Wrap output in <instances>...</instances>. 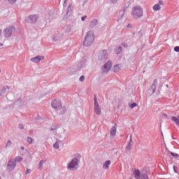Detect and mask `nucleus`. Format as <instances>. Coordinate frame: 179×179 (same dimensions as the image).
Listing matches in <instances>:
<instances>
[{"label":"nucleus","instance_id":"09e8293b","mask_svg":"<svg viewBox=\"0 0 179 179\" xmlns=\"http://www.w3.org/2000/svg\"><path fill=\"white\" fill-rule=\"evenodd\" d=\"M158 4H159V5H163V1L159 0Z\"/></svg>","mask_w":179,"mask_h":179},{"label":"nucleus","instance_id":"c85d7f7f","mask_svg":"<svg viewBox=\"0 0 179 179\" xmlns=\"http://www.w3.org/2000/svg\"><path fill=\"white\" fill-rule=\"evenodd\" d=\"M23 160V157L18 156L15 158V162H17L18 163L22 162Z\"/></svg>","mask_w":179,"mask_h":179},{"label":"nucleus","instance_id":"dca6fc26","mask_svg":"<svg viewBox=\"0 0 179 179\" xmlns=\"http://www.w3.org/2000/svg\"><path fill=\"white\" fill-rule=\"evenodd\" d=\"M62 144V141L57 140L55 143L53 145L54 149H59V145Z\"/></svg>","mask_w":179,"mask_h":179},{"label":"nucleus","instance_id":"4c0bfd02","mask_svg":"<svg viewBox=\"0 0 179 179\" xmlns=\"http://www.w3.org/2000/svg\"><path fill=\"white\" fill-rule=\"evenodd\" d=\"M174 51H175L176 52H179V46L175 47V48H174Z\"/></svg>","mask_w":179,"mask_h":179},{"label":"nucleus","instance_id":"37998d69","mask_svg":"<svg viewBox=\"0 0 179 179\" xmlns=\"http://www.w3.org/2000/svg\"><path fill=\"white\" fill-rule=\"evenodd\" d=\"M10 3H15L16 2V0H8Z\"/></svg>","mask_w":179,"mask_h":179},{"label":"nucleus","instance_id":"5fc2aeb1","mask_svg":"<svg viewBox=\"0 0 179 179\" xmlns=\"http://www.w3.org/2000/svg\"><path fill=\"white\" fill-rule=\"evenodd\" d=\"M9 96H10V94H7V99H8V97Z\"/></svg>","mask_w":179,"mask_h":179},{"label":"nucleus","instance_id":"2f4dec72","mask_svg":"<svg viewBox=\"0 0 179 179\" xmlns=\"http://www.w3.org/2000/svg\"><path fill=\"white\" fill-rule=\"evenodd\" d=\"M122 51V48H121V46H120L117 50H116V54H120L121 52Z\"/></svg>","mask_w":179,"mask_h":179},{"label":"nucleus","instance_id":"864d4df0","mask_svg":"<svg viewBox=\"0 0 179 179\" xmlns=\"http://www.w3.org/2000/svg\"><path fill=\"white\" fill-rule=\"evenodd\" d=\"M2 45H3V44H2L1 43H0V47H2Z\"/></svg>","mask_w":179,"mask_h":179},{"label":"nucleus","instance_id":"13d9d810","mask_svg":"<svg viewBox=\"0 0 179 179\" xmlns=\"http://www.w3.org/2000/svg\"><path fill=\"white\" fill-rule=\"evenodd\" d=\"M178 118H179V116H178Z\"/></svg>","mask_w":179,"mask_h":179},{"label":"nucleus","instance_id":"a19ab883","mask_svg":"<svg viewBox=\"0 0 179 179\" xmlns=\"http://www.w3.org/2000/svg\"><path fill=\"white\" fill-rule=\"evenodd\" d=\"M87 17V16L85 15L83 17H81V20L82 22H85V20H86V18Z\"/></svg>","mask_w":179,"mask_h":179},{"label":"nucleus","instance_id":"ddd939ff","mask_svg":"<svg viewBox=\"0 0 179 179\" xmlns=\"http://www.w3.org/2000/svg\"><path fill=\"white\" fill-rule=\"evenodd\" d=\"M44 59V57L37 56L34 58H31V62H35L36 64H37V62H40V61H41V59Z\"/></svg>","mask_w":179,"mask_h":179},{"label":"nucleus","instance_id":"6ab92c4d","mask_svg":"<svg viewBox=\"0 0 179 179\" xmlns=\"http://www.w3.org/2000/svg\"><path fill=\"white\" fill-rule=\"evenodd\" d=\"M84 65H85V59H83L78 63V67L77 68L76 71H80L82 66H83Z\"/></svg>","mask_w":179,"mask_h":179},{"label":"nucleus","instance_id":"603ef678","mask_svg":"<svg viewBox=\"0 0 179 179\" xmlns=\"http://www.w3.org/2000/svg\"><path fill=\"white\" fill-rule=\"evenodd\" d=\"M22 150H24V147H21Z\"/></svg>","mask_w":179,"mask_h":179},{"label":"nucleus","instance_id":"393cba45","mask_svg":"<svg viewBox=\"0 0 179 179\" xmlns=\"http://www.w3.org/2000/svg\"><path fill=\"white\" fill-rule=\"evenodd\" d=\"M172 121H174V122H176V124L177 125V127H179V119L176 117H172L171 118Z\"/></svg>","mask_w":179,"mask_h":179},{"label":"nucleus","instance_id":"8fccbe9b","mask_svg":"<svg viewBox=\"0 0 179 179\" xmlns=\"http://www.w3.org/2000/svg\"><path fill=\"white\" fill-rule=\"evenodd\" d=\"M163 115V117H164V118H167V115L164 114V115Z\"/></svg>","mask_w":179,"mask_h":179},{"label":"nucleus","instance_id":"1a4fd4ad","mask_svg":"<svg viewBox=\"0 0 179 179\" xmlns=\"http://www.w3.org/2000/svg\"><path fill=\"white\" fill-rule=\"evenodd\" d=\"M15 167H16V161L13 159H10L7 164V169L8 171H13Z\"/></svg>","mask_w":179,"mask_h":179},{"label":"nucleus","instance_id":"a18cd8bd","mask_svg":"<svg viewBox=\"0 0 179 179\" xmlns=\"http://www.w3.org/2000/svg\"><path fill=\"white\" fill-rule=\"evenodd\" d=\"M57 129V127H51L50 131H55Z\"/></svg>","mask_w":179,"mask_h":179},{"label":"nucleus","instance_id":"5701e85b","mask_svg":"<svg viewBox=\"0 0 179 179\" xmlns=\"http://www.w3.org/2000/svg\"><path fill=\"white\" fill-rule=\"evenodd\" d=\"M64 31H66V33H69L71 32V25H66L64 28Z\"/></svg>","mask_w":179,"mask_h":179},{"label":"nucleus","instance_id":"473e14b6","mask_svg":"<svg viewBox=\"0 0 179 179\" xmlns=\"http://www.w3.org/2000/svg\"><path fill=\"white\" fill-rule=\"evenodd\" d=\"M128 6H129V2H127L124 4V10H125V9H128Z\"/></svg>","mask_w":179,"mask_h":179},{"label":"nucleus","instance_id":"ea45409f","mask_svg":"<svg viewBox=\"0 0 179 179\" xmlns=\"http://www.w3.org/2000/svg\"><path fill=\"white\" fill-rule=\"evenodd\" d=\"M66 3H68V0H64V2L63 3L64 8L66 7Z\"/></svg>","mask_w":179,"mask_h":179},{"label":"nucleus","instance_id":"c9c22d12","mask_svg":"<svg viewBox=\"0 0 179 179\" xmlns=\"http://www.w3.org/2000/svg\"><path fill=\"white\" fill-rule=\"evenodd\" d=\"M136 106H138L136 103H133L131 104L130 108H134V107H136Z\"/></svg>","mask_w":179,"mask_h":179},{"label":"nucleus","instance_id":"3c124183","mask_svg":"<svg viewBox=\"0 0 179 179\" xmlns=\"http://www.w3.org/2000/svg\"><path fill=\"white\" fill-rule=\"evenodd\" d=\"M18 101H20V99H17L15 103H18Z\"/></svg>","mask_w":179,"mask_h":179},{"label":"nucleus","instance_id":"9d476101","mask_svg":"<svg viewBox=\"0 0 179 179\" xmlns=\"http://www.w3.org/2000/svg\"><path fill=\"white\" fill-rule=\"evenodd\" d=\"M25 20H27L29 23L34 24L37 22V20H38V15H30L29 16V17L25 19Z\"/></svg>","mask_w":179,"mask_h":179},{"label":"nucleus","instance_id":"e433bc0d","mask_svg":"<svg viewBox=\"0 0 179 179\" xmlns=\"http://www.w3.org/2000/svg\"><path fill=\"white\" fill-rule=\"evenodd\" d=\"M27 142L29 143H31L33 142V138H31V137H27Z\"/></svg>","mask_w":179,"mask_h":179},{"label":"nucleus","instance_id":"de8ad7c7","mask_svg":"<svg viewBox=\"0 0 179 179\" xmlns=\"http://www.w3.org/2000/svg\"><path fill=\"white\" fill-rule=\"evenodd\" d=\"M173 170H174L175 173H177V166H174Z\"/></svg>","mask_w":179,"mask_h":179},{"label":"nucleus","instance_id":"aec40b11","mask_svg":"<svg viewBox=\"0 0 179 179\" xmlns=\"http://www.w3.org/2000/svg\"><path fill=\"white\" fill-rule=\"evenodd\" d=\"M115 134H117V128L113 127L110 130V136H115Z\"/></svg>","mask_w":179,"mask_h":179},{"label":"nucleus","instance_id":"f3484780","mask_svg":"<svg viewBox=\"0 0 179 179\" xmlns=\"http://www.w3.org/2000/svg\"><path fill=\"white\" fill-rule=\"evenodd\" d=\"M130 149H132V138H130V141L129 142V143L126 146L125 151L128 152V151H129Z\"/></svg>","mask_w":179,"mask_h":179},{"label":"nucleus","instance_id":"2eb2a0df","mask_svg":"<svg viewBox=\"0 0 179 179\" xmlns=\"http://www.w3.org/2000/svg\"><path fill=\"white\" fill-rule=\"evenodd\" d=\"M7 92H9V87L4 86L3 89L0 90V95L3 96V94H5V93H6Z\"/></svg>","mask_w":179,"mask_h":179},{"label":"nucleus","instance_id":"6e6552de","mask_svg":"<svg viewBox=\"0 0 179 179\" xmlns=\"http://www.w3.org/2000/svg\"><path fill=\"white\" fill-rule=\"evenodd\" d=\"M156 86H157V80H154L153 83L148 90V94L150 96H153L156 93Z\"/></svg>","mask_w":179,"mask_h":179},{"label":"nucleus","instance_id":"7c9ffc66","mask_svg":"<svg viewBox=\"0 0 179 179\" xmlns=\"http://www.w3.org/2000/svg\"><path fill=\"white\" fill-rule=\"evenodd\" d=\"M94 107H99V103H97V97L96 96L94 98Z\"/></svg>","mask_w":179,"mask_h":179},{"label":"nucleus","instance_id":"4d7b16f0","mask_svg":"<svg viewBox=\"0 0 179 179\" xmlns=\"http://www.w3.org/2000/svg\"><path fill=\"white\" fill-rule=\"evenodd\" d=\"M166 87H169V85H166Z\"/></svg>","mask_w":179,"mask_h":179},{"label":"nucleus","instance_id":"49530a36","mask_svg":"<svg viewBox=\"0 0 179 179\" xmlns=\"http://www.w3.org/2000/svg\"><path fill=\"white\" fill-rule=\"evenodd\" d=\"M131 27H132V24H129L127 25V28H128V29H131Z\"/></svg>","mask_w":179,"mask_h":179},{"label":"nucleus","instance_id":"c756f323","mask_svg":"<svg viewBox=\"0 0 179 179\" xmlns=\"http://www.w3.org/2000/svg\"><path fill=\"white\" fill-rule=\"evenodd\" d=\"M43 164H44V161H43V160H41V161L39 162L38 169H40L41 170H42Z\"/></svg>","mask_w":179,"mask_h":179},{"label":"nucleus","instance_id":"79ce46f5","mask_svg":"<svg viewBox=\"0 0 179 179\" xmlns=\"http://www.w3.org/2000/svg\"><path fill=\"white\" fill-rule=\"evenodd\" d=\"M31 173V169H27L25 172V174H30Z\"/></svg>","mask_w":179,"mask_h":179},{"label":"nucleus","instance_id":"b1692460","mask_svg":"<svg viewBox=\"0 0 179 179\" xmlns=\"http://www.w3.org/2000/svg\"><path fill=\"white\" fill-rule=\"evenodd\" d=\"M120 68H121V65H120V64L115 65V66H114V68H113L114 72H120Z\"/></svg>","mask_w":179,"mask_h":179},{"label":"nucleus","instance_id":"7ed1b4c3","mask_svg":"<svg viewBox=\"0 0 179 179\" xmlns=\"http://www.w3.org/2000/svg\"><path fill=\"white\" fill-rule=\"evenodd\" d=\"M15 31H16V28L13 26H10L3 30V34L6 38H10V37L13 36V33H15Z\"/></svg>","mask_w":179,"mask_h":179},{"label":"nucleus","instance_id":"f257e3e1","mask_svg":"<svg viewBox=\"0 0 179 179\" xmlns=\"http://www.w3.org/2000/svg\"><path fill=\"white\" fill-rule=\"evenodd\" d=\"M131 15L134 19H140L143 16V8L141 6H136L132 8Z\"/></svg>","mask_w":179,"mask_h":179},{"label":"nucleus","instance_id":"4be33fe9","mask_svg":"<svg viewBox=\"0 0 179 179\" xmlns=\"http://www.w3.org/2000/svg\"><path fill=\"white\" fill-rule=\"evenodd\" d=\"M152 9L154 10H160V9H162V7L160 6V4L157 3L152 7Z\"/></svg>","mask_w":179,"mask_h":179},{"label":"nucleus","instance_id":"9b49d317","mask_svg":"<svg viewBox=\"0 0 179 179\" xmlns=\"http://www.w3.org/2000/svg\"><path fill=\"white\" fill-rule=\"evenodd\" d=\"M79 163V157L73 159L71 162L69 163L68 166V169H70V170H72V169H75V166L76 164Z\"/></svg>","mask_w":179,"mask_h":179},{"label":"nucleus","instance_id":"6e6d98bb","mask_svg":"<svg viewBox=\"0 0 179 179\" xmlns=\"http://www.w3.org/2000/svg\"><path fill=\"white\" fill-rule=\"evenodd\" d=\"M2 33V30L0 29V36H1V34Z\"/></svg>","mask_w":179,"mask_h":179},{"label":"nucleus","instance_id":"f03ea898","mask_svg":"<svg viewBox=\"0 0 179 179\" xmlns=\"http://www.w3.org/2000/svg\"><path fill=\"white\" fill-rule=\"evenodd\" d=\"M94 41V35L93 34V31H89L87 33V35L85 36V41H83V45L85 47H89L91 44H93V42Z\"/></svg>","mask_w":179,"mask_h":179},{"label":"nucleus","instance_id":"bb28decb","mask_svg":"<svg viewBox=\"0 0 179 179\" xmlns=\"http://www.w3.org/2000/svg\"><path fill=\"white\" fill-rule=\"evenodd\" d=\"M59 34H57V35H55V36H53V41H58V40H59Z\"/></svg>","mask_w":179,"mask_h":179},{"label":"nucleus","instance_id":"052dcab7","mask_svg":"<svg viewBox=\"0 0 179 179\" xmlns=\"http://www.w3.org/2000/svg\"><path fill=\"white\" fill-rule=\"evenodd\" d=\"M0 73H1V70H0Z\"/></svg>","mask_w":179,"mask_h":179},{"label":"nucleus","instance_id":"0eeeda50","mask_svg":"<svg viewBox=\"0 0 179 179\" xmlns=\"http://www.w3.org/2000/svg\"><path fill=\"white\" fill-rule=\"evenodd\" d=\"M107 58H108V55L107 54V50L99 51V54L98 57V59H99V61H106Z\"/></svg>","mask_w":179,"mask_h":179},{"label":"nucleus","instance_id":"4468645a","mask_svg":"<svg viewBox=\"0 0 179 179\" xmlns=\"http://www.w3.org/2000/svg\"><path fill=\"white\" fill-rule=\"evenodd\" d=\"M73 8L72 3L69 4L67 8V12L64 16H71L72 15V9Z\"/></svg>","mask_w":179,"mask_h":179},{"label":"nucleus","instance_id":"c03bdc74","mask_svg":"<svg viewBox=\"0 0 179 179\" xmlns=\"http://www.w3.org/2000/svg\"><path fill=\"white\" fill-rule=\"evenodd\" d=\"M112 3H117V2L118 1V0H110Z\"/></svg>","mask_w":179,"mask_h":179},{"label":"nucleus","instance_id":"bf43d9fd","mask_svg":"<svg viewBox=\"0 0 179 179\" xmlns=\"http://www.w3.org/2000/svg\"><path fill=\"white\" fill-rule=\"evenodd\" d=\"M0 179H1V176H0Z\"/></svg>","mask_w":179,"mask_h":179},{"label":"nucleus","instance_id":"72a5a7b5","mask_svg":"<svg viewBox=\"0 0 179 179\" xmlns=\"http://www.w3.org/2000/svg\"><path fill=\"white\" fill-rule=\"evenodd\" d=\"M80 82H85V76H81L79 78Z\"/></svg>","mask_w":179,"mask_h":179},{"label":"nucleus","instance_id":"20e7f679","mask_svg":"<svg viewBox=\"0 0 179 179\" xmlns=\"http://www.w3.org/2000/svg\"><path fill=\"white\" fill-rule=\"evenodd\" d=\"M133 176L135 179H149L148 175L146 173H141L139 169L134 171Z\"/></svg>","mask_w":179,"mask_h":179},{"label":"nucleus","instance_id":"39448f33","mask_svg":"<svg viewBox=\"0 0 179 179\" xmlns=\"http://www.w3.org/2000/svg\"><path fill=\"white\" fill-rule=\"evenodd\" d=\"M112 66L113 62L111 61L107 62L103 66H101L102 73H107V72L111 69Z\"/></svg>","mask_w":179,"mask_h":179},{"label":"nucleus","instance_id":"a211bd4d","mask_svg":"<svg viewBox=\"0 0 179 179\" xmlns=\"http://www.w3.org/2000/svg\"><path fill=\"white\" fill-rule=\"evenodd\" d=\"M111 164V161L110 160H107L104 164L103 165V169H105L106 170H107L108 169V167H110V165Z\"/></svg>","mask_w":179,"mask_h":179},{"label":"nucleus","instance_id":"f8f14e48","mask_svg":"<svg viewBox=\"0 0 179 179\" xmlns=\"http://www.w3.org/2000/svg\"><path fill=\"white\" fill-rule=\"evenodd\" d=\"M98 23H99V20H97V19H93L90 22L89 27L90 29H93V28L96 27V26H97Z\"/></svg>","mask_w":179,"mask_h":179},{"label":"nucleus","instance_id":"423d86ee","mask_svg":"<svg viewBox=\"0 0 179 179\" xmlns=\"http://www.w3.org/2000/svg\"><path fill=\"white\" fill-rule=\"evenodd\" d=\"M52 108H55L56 110H61L62 108V103H61V100L55 99L51 103Z\"/></svg>","mask_w":179,"mask_h":179},{"label":"nucleus","instance_id":"412c9836","mask_svg":"<svg viewBox=\"0 0 179 179\" xmlns=\"http://www.w3.org/2000/svg\"><path fill=\"white\" fill-rule=\"evenodd\" d=\"M94 112L98 115H100V114H101V109L99 106H94Z\"/></svg>","mask_w":179,"mask_h":179},{"label":"nucleus","instance_id":"f704fd0d","mask_svg":"<svg viewBox=\"0 0 179 179\" xmlns=\"http://www.w3.org/2000/svg\"><path fill=\"white\" fill-rule=\"evenodd\" d=\"M12 145V141H8L6 143V148H9Z\"/></svg>","mask_w":179,"mask_h":179},{"label":"nucleus","instance_id":"cd10ccee","mask_svg":"<svg viewBox=\"0 0 179 179\" xmlns=\"http://www.w3.org/2000/svg\"><path fill=\"white\" fill-rule=\"evenodd\" d=\"M170 154L173 156V157H175V159H178L179 157L178 154L176 152H171Z\"/></svg>","mask_w":179,"mask_h":179},{"label":"nucleus","instance_id":"a878e982","mask_svg":"<svg viewBox=\"0 0 179 179\" xmlns=\"http://www.w3.org/2000/svg\"><path fill=\"white\" fill-rule=\"evenodd\" d=\"M125 15V10H122L119 13V17L120 19H122V16Z\"/></svg>","mask_w":179,"mask_h":179},{"label":"nucleus","instance_id":"58836bf2","mask_svg":"<svg viewBox=\"0 0 179 179\" xmlns=\"http://www.w3.org/2000/svg\"><path fill=\"white\" fill-rule=\"evenodd\" d=\"M18 127H19L20 129H23L24 128V127L23 126V124H20L18 125Z\"/></svg>","mask_w":179,"mask_h":179}]
</instances>
